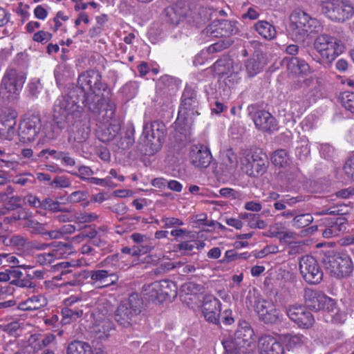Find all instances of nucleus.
Here are the masks:
<instances>
[{"label":"nucleus","instance_id":"nucleus-1","mask_svg":"<svg viewBox=\"0 0 354 354\" xmlns=\"http://www.w3.org/2000/svg\"><path fill=\"white\" fill-rule=\"evenodd\" d=\"M101 75L96 71H87L78 77L77 86L68 88L67 93L55 102L53 120L44 127L45 136L50 140L57 138L68 123L70 113L82 118V111L87 107L91 112H97L102 104L104 85Z\"/></svg>","mask_w":354,"mask_h":354},{"label":"nucleus","instance_id":"nucleus-2","mask_svg":"<svg viewBox=\"0 0 354 354\" xmlns=\"http://www.w3.org/2000/svg\"><path fill=\"white\" fill-rule=\"evenodd\" d=\"M322 30L321 22L304 11L296 10L290 16L288 34L296 42L304 43L312 34L318 33Z\"/></svg>","mask_w":354,"mask_h":354},{"label":"nucleus","instance_id":"nucleus-3","mask_svg":"<svg viewBox=\"0 0 354 354\" xmlns=\"http://www.w3.org/2000/svg\"><path fill=\"white\" fill-rule=\"evenodd\" d=\"M337 35L323 33L314 40L313 46L319 54L321 59L327 64H330L344 50L342 41L344 31L342 28L337 30Z\"/></svg>","mask_w":354,"mask_h":354},{"label":"nucleus","instance_id":"nucleus-4","mask_svg":"<svg viewBox=\"0 0 354 354\" xmlns=\"http://www.w3.org/2000/svg\"><path fill=\"white\" fill-rule=\"evenodd\" d=\"M142 301L137 293L131 294L122 301L115 311L114 319L119 326L125 328H133L142 311Z\"/></svg>","mask_w":354,"mask_h":354},{"label":"nucleus","instance_id":"nucleus-5","mask_svg":"<svg viewBox=\"0 0 354 354\" xmlns=\"http://www.w3.org/2000/svg\"><path fill=\"white\" fill-rule=\"evenodd\" d=\"M166 130L165 124L158 120L144 125L142 142L145 147V154L153 155L161 149Z\"/></svg>","mask_w":354,"mask_h":354},{"label":"nucleus","instance_id":"nucleus-6","mask_svg":"<svg viewBox=\"0 0 354 354\" xmlns=\"http://www.w3.org/2000/svg\"><path fill=\"white\" fill-rule=\"evenodd\" d=\"M144 296L149 301L162 303L171 300L177 296L176 283L169 280L154 281L143 288Z\"/></svg>","mask_w":354,"mask_h":354},{"label":"nucleus","instance_id":"nucleus-7","mask_svg":"<svg viewBox=\"0 0 354 354\" xmlns=\"http://www.w3.org/2000/svg\"><path fill=\"white\" fill-rule=\"evenodd\" d=\"M323 263L331 275L337 278L346 277L353 272V262L346 253L329 252Z\"/></svg>","mask_w":354,"mask_h":354},{"label":"nucleus","instance_id":"nucleus-8","mask_svg":"<svg viewBox=\"0 0 354 354\" xmlns=\"http://www.w3.org/2000/svg\"><path fill=\"white\" fill-rule=\"evenodd\" d=\"M322 12L331 21L344 23L354 15V7L348 0H324Z\"/></svg>","mask_w":354,"mask_h":354},{"label":"nucleus","instance_id":"nucleus-9","mask_svg":"<svg viewBox=\"0 0 354 354\" xmlns=\"http://www.w3.org/2000/svg\"><path fill=\"white\" fill-rule=\"evenodd\" d=\"M304 298L306 306L313 310H322L328 313L337 310L335 301L319 290L306 288Z\"/></svg>","mask_w":354,"mask_h":354},{"label":"nucleus","instance_id":"nucleus-10","mask_svg":"<svg viewBox=\"0 0 354 354\" xmlns=\"http://www.w3.org/2000/svg\"><path fill=\"white\" fill-rule=\"evenodd\" d=\"M198 105L199 100L196 90L191 86H186L181 96L178 119L181 118L188 121L194 115H199Z\"/></svg>","mask_w":354,"mask_h":354},{"label":"nucleus","instance_id":"nucleus-11","mask_svg":"<svg viewBox=\"0 0 354 354\" xmlns=\"http://www.w3.org/2000/svg\"><path fill=\"white\" fill-rule=\"evenodd\" d=\"M69 116L72 117L74 122L73 124V128L68 135V142L73 148H78L86 143L90 136L91 129L86 124V115L83 112L82 118H77L70 113L68 116L67 124H68Z\"/></svg>","mask_w":354,"mask_h":354},{"label":"nucleus","instance_id":"nucleus-12","mask_svg":"<svg viewBox=\"0 0 354 354\" xmlns=\"http://www.w3.org/2000/svg\"><path fill=\"white\" fill-rule=\"evenodd\" d=\"M254 308L259 319L266 324H277L282 322L283 315L280 310L271 301L258 297L254 301Z\"/></svg>","mask_w":354,"mask_h":354},{"label":"nucleus","instance_id":"nucleus-13","mask_svg":"<svg viewBox=\"0 0 354 354\" xmlns=\"http://www.w3.org/2000/svg\"><path fill=\"white\" fill-rule=\"evenodd\" d=\"M26 81L24 73L10 68L5 73L1 82V90L8 97H15L19 95Z\"/></svg>","mask_w":354,"mask_h":354},{"label":"nucleus","instance_id":"nucleus-14","mask_svg":"<svg viewBox=\"0 0 354 354\" xmlns=\"http://www.w3.org/2000/svg\"><path fill=\"white\" fill-rule=\"evenodd\" d=\"M299 270L304 279L308 283L317 284L322 280L323 272L317 261L312 256L301 258Z\"/></svg>","mask_w":354,"mask_h":354},{"label":"nucleus","instance_id":"nucleus-15","mask_svg":"<svg viewBox=\"0 0 354 354\" xmlns=\"http://www.w3.org/2000/svg\"><path fill=\"white\" fill-rule=\"evenodd\" d=\"M268 164L266 153L255 151L251 156L248 155L242 162L243 171L250 176L263 175Z\"/></svg>","mask_w":354,"mask_h":354},{"label":"nucleus","instance_id":"nucleus-16","mask_svg":"<svg viewBox=\"0 0 354 354\" xmlns=\"http://www.w3.org/2000/svg\"><path fill=\"white\" fill-rule=\"evenodd\" d=\"M248 111L257 129L267 132L277 130L276 119L268 111L257 109L254 104L248 106Z\"/></svg>","mask_w":354,"mask_h":354},{"label":"nucleus","instance_id":"nucleus-17","mask_svg":"<svg viewBox=\"0 0 354 354\" xmlns=\"http://www.w3.org/2000/svg\"><path fill=\"white\" fill-rule=\"evenodd\" d=\"M237 22L226 19L214 21L209 24L203 32L207 36L214 37H230L239 32Z\"/></svg>","mask_w":354,"mask_h":354},{"label":"nucleus","instance_id":"nucleus-18","mask_svg":"<svg viewBox=\"0 0 354 354\" xmlns=\"http://www.w3.org/2000/svg\"><path fill=\"white\" fill-rule=\"evenodd\" d=\"M190 162L197 168H207L211 163L212 156L209 149L201 144L193 145L189 148Z\"/></svg>","mask_w":354,"mask_h":354},{"label":"nucleus","instance_id":"nucleus-19","mask_svg":"<svg viewBox=\"0 0 354 354\" xmlns=\"http://www.w3.org/2000/svg\"><path fill=\"white\" fill-rule=\"evenodd\" d=\"M41 127L40 118L38 115H32L23 120L19 127V136L24 142H31L35 140Z\"/></svg>","mask_w":354,"mask_h":354},{"label":"nucleus","instance_id":"nucleus-20","mask_svg":"<svg viewBox=\"0 0 354 354\" xmlns=\"http://www.w3.org/2000/svg\"><path fill=\"white\" fill-rule=\"evenodd\" d=\"M288 317L296 323L299 327L308 328L315 322L310 312L302 306H291L286 310Z\"/></svg>","mask_w":354,"mask_h":354},{"label":"nucleus","instance_id":"nucleus-21","mask_svg":"<svg viewBox=\"0 0 354 354\" xmlns=\"http://www.w3.org/2000/svg\"><path fill=\"white\" fill-rule=\"evenodd\" d=\"M221 301L212 295H207L203 299L202 313L205 319L209 323L218 324L221 315Z\"/></svg>","mask_w":354,"mask_h":354},{"label":"nucleus","instance_id":"nucleus-22","mask_svg":"<svg viewBox=\"0 0 354 354\" xmlns=\"http://www.w3.org/2000/svg\"><path fill=\"white\" fill-rule=\"evenodd\" d=\"M17 113L7 109L0 116V136L3 139L11 140L15 133Z\"/></svg>","mask_w":354,"mask_h":354},{"label":"nucleus","instance_id":"nucleus-23","mask_svg":"<svg viewBox=\"0 0 354 354\" xmlns=\"http://www.w3.org/2000/svg\"><path fill=\"white\" fill-rule=\"evenodd\" d=\"M261 354H284V349L276 337L265 335L261 336L258 342Z\"/></svg>","mask_w":354,"mask_h":354},{"label":"nucleus","instance_id":"nucleus-24","mask_svg":"<svg viewBox=\"0 0 354 354\" xmlns=\"http://www.w3.org/2000/svg\"><path fill=\"white\" fill-rule=\"evenodd\" d=\"M266 65V59L259 52H255L245 62V70L249 77H254L261 72Z\"/></svg>","mask_w":354,"mask_h":354},{"label":"nucleus","instance_id":"nucleus-25","mask_svg":"<svg viewBox=\"0 0 354 354\" xmlns=\"http://www.w3.org/2000/svg\"><path fill=\"white\" fill-rule=\"evenodd\" d=\"M88 277L95 283H97L100 287L109 286L118 280L115 273L106 270H91Z\"/></svg>","mask_w":354,"mask_h":354},{"label":"nucleus","instance_id":"nucleus-26","mask_svg":"<svg viewBox=\"0 0 354 354\" xmlns=\"http://www.w3.org/2000/svg\"><path fill=\"white\" fill-rule=\"evenodd\" d=\"M135 129L133 125H128L124 130L119 132L118 136L113 145L119 149H127L135 142Z\"/></svg>","mask_w":354,"mask_h":354},{"label":"nucleus","instance_id":"nucleus-27","mask_svg":"<svg viewBox=\"0 0 354 354\" xmlns=\"http://www.w3.org/2000/svg\"><path fill=\"white\" fill-rule=\"evenodd\" d=\"M49 248L54 259L66 258L73 253V250L70 241H54L49 243Z\"/></svg>","mask_w":354,"mask_h":354},{"label":"nucleus","instance_id":"nucleus-28","mask_svg":"<svg viewBox=\"0 0 354 354\" xmlns=\"http://www.w3.org/2000/svg\"><path fill=\"white\" fill-rule=\"evenodd\" d=\"M120 131V126L119 124H111L99 131L97 136L102 142H112V144L114 145Z\"/></svg>","mask_w":354,"mask_h":354},{"label":"nucleus","instance_id":"nucleus-29","mask_svg":"<svg viewBox=\"0 0 354 354\" xmlns=\"http://www.w3.org/2000/svg\"><path fill=\"white\" fill-rule=\"evenodd\" d=\"M215 75L222 78L233 71V60L227 56L218 59L213 65Z\"/></svg>","mask_w":354,"mask_h":354},{"label":"nucleus","instance_id":"nucleus-30","mask_svg":"<svg viewBox=\"0 0 354 354\" xmlns=\"http://www.w3.org/2000/svg\"><path fill=\"white\" fill-rule=\"evenodd\" d=\"M47 305L46 299L41 295H34L19 305L22 310H37Z\"/></svg>","mask_w":354,"mask_h":354},{"label":"nucleus","instance_id":"nucleus-31","mask_svg":"<svg viewBox=\"0 0 354 354\" xmlns=\"http://www.w3.org/2000/svg\"><path fill=\"white\" fill-rule=\"evenodd\" d=\"M252 335L253 330L250 327H244L237 329L234 333V337L230 339L238 344L239 346L245 348L250 343Z\"/></svg>","mask_w":354,"mask_h":354},{"label":"nucleus","instance_id":"nucleus-32","mask_svg":"<svg viewBox=\"0 0 354 354\" xmlns=\"http://www.w3.org/2000/svg\"><path fill=\"white\" fill-rule=\"evenodd\" d=\"M23 225L24 227H26L31 234L40 235L41 236H45V234L46 233V227H48V223H41L35 220L33 218L32 214H30L26 223H23Z\"/></svg>","mask_w":354,"mask_h":354},{"label":"nucleus","instance_id":"nucleus-33","mask_svg":"<svg viewBox=\"0 0 354 354\" xmlns=\"http://www.w3.org/2000/svg\"><path fill=\"white\" fill-rule=\"evenodd\" d=\"M254 28L255 30L266 39H272L276 35V30L274 26L266 21H257Z\"/></svg>","mask_w":354,"mask_h":354},{"label":"nucleus","instance_id":"nucleus-34","mask_svg":"<svg viewBox=\"0 0 354 354\" xmlns=\"http://www.w3.org/2000/svg\"><path fill=\"white\" fill-rule=\"evenodd\" d=\"M66 354H93V350L88 343L75 340L68 345Z\"/></svg>","mask_w":354,"mask_h":354},{"label":"nucleus","instance_id":"nucleus-35","mask_svg":"<svg viewBox=\"0 0 354 354\" xmlns=\"http://www.w3.org/2000/svg\"><path fill=\"white\" fill-rule=\"evenodd\" d=\"M113 329V324L108 320H104L94 328L93 333L97 339L105 340L111 335V332Z\"/></svg>","mask_w":354,"mask_h":354},{"label":"nucleus","instance_id":"nucleus-36","mask_svg":"<svg viewBox=\"0 0 354 354\" xmlns=\"http://www.w3.org/2000/svg\"><path fill=\"white\" fill-rule=\"evenodd\" d=\"M167 22L173 25H178L185 19V14L176 6L169 7L165 9Z\"/></svg>","mask_w":354,"mask_h":354},{"label":"nucleus","instance_id":"nucleus-37","mask_svg":"<svg viewBox=\"0 0 354 354\" xmlns=\"http://www.w3.org/2000/svg\"><path fill=\"white\" fill-rule=\"evenodd\" d=\"M304 338V337L302 335L293 333H286L280 336V340L290 348L302 344Z\"/></svg>","mask_w":354,"mask_h":354},{"label":"nucleus","instance_id":"nucleus-38","mask_svg":"<svg viewBox=\"0 0 354 354\" xmlns=\"http://www.w3.org/2000/svg\"><path fill=\"white\" fill-rule=\"evenodd\" d=\"M272 163L278 167H286L289 161L288 153L284 149L275 151L272 156Z\"/></svg>","mask_w":354,"mask_h":354},{"label":"nucleus","instance_id":"nucleus-39","mask_svg":"<svg viewBox=\"0 0 354 354\" xmlns=\"http://www.w3.org/2000/svg\"><path fill=\"white\" fill-rule=\"evenodd\" d=\"M313 221L310 214H297L292 218V225L296 228H303L309 225Z\"/></svg>","mask_w":354,"mask_h":354},{"label":"nucleus","instance_id":"nucleus-40","mask_svg":"<svg viewBox=\"0 0 354 354\" xmlns=\"http://www.w3.org/2000/svg\"><path fill=\"white\" fill-rule=\"evenodd\" d=\"M328 225L331 227L336 236L346 230L347 220L344 217L328 219Z\"/></svg>","mask_w":354,"mask_h":354},{"label":"nucleus","instance_id":"nucleus-41","mask_svg":"<svg viewBox=\"0 0 354 354\" xmlns=\"http://www.w3.org/2000/svg\"><path fill=\"white\" fill-rule=\"evenodd\" d=\"M41 208L45 209V210L51 211L53 212H69L66 209L60 208V203L57 201H54L50 198H46L41 201Z\"/></svg>","mask_w":354,"mask_h":354},{"label":"nucleus","instance_id":"nucleus-42","mask_svg":"<svg viewBox=\"0 0 354 354\" xmlns=\"http://www.w3.org/2000/svg\"><path fill=\"white\" fill-rule=\"evenodd\" d=\"M222 344L225 349L224 354H241L243 348V346H239L238 344H236L230 338L223 339Z\"/></svg>","mask_w":354,"mask_h":354},{"label":"nucleus","instance_id":"nucleus-43","mask_svg":"<svg viewBox=\"0 0 354 354\" xmlns=\"http://www.w3.org/2000/svg\"><path fill=\"white\" fill-rule=\"evenodd\" d=\"M342 105L348 111L354 113V93L344 92L340 96Z\"/></svg>","mask_w":354,"mask_h":354},{"label":"nucleus","instance_id":"nucleus-44","mask_svg":"<svg viewBox=\"0 0 354 354\" xmlns=\"http://www.w3.org/2000/svg\"><path fill=\"white\" fill-rule=\"evenodd\" d=\"M104 106V102H102V104L100 109V110L97 112H92L95 114H99L102 115V118L104 122H108L115 115V109L113 104H107L106 107L102 109Z\"/></svg>","mask_w":354,"mask_h":354},{"label":"nucleus","instance_id":"nucleus-45","mask_svg":"<svg viewBox=\"0 0 354 354\" xmlns=\"http://www.w3.org/2000/svg\"><path fill=\"white\" fill-rule=\"evenodd\" d=\"M130 237L138 245L137 246H146L148 248L149 252L152 250L153 247L151 245L150 239L147 236L140 233H133Z\"/></svg>","mask_w":354,"mask_h":354},{"label":"nucleus","instance_id":"nucleus-46","mask_svg":"<svg viewBox=\"0 0 354 354\" xmlns=\"http://www.w3.org/2000/svg\"><path fill=\"white\" fill-rule=\"evenodd\" d=\"M36 178L30 173H24L17 176L13 180V183L19 184L21 186H27L28 185L35 184Z\"/></svg>","mask_w":354,"mask_h":354},{"label":"nucleus","instance_id":"nucleus-47","mask_svg":"<svg viewBox=\"0 0 354 354\" xmlns=\"http://www.w3.org/2000/svg\"><path fill=\"white\" fill-rule=\"evenodd\" d=\"M249 257L247 252L237 253L234 250H227L225 253V257L222 260L223 263H228L239 259H246Z\"/></svg>","mask_w":354,"mask_h":354},{"label":"nucleus","instance_id":"nucleus-48","mask_svg":"<svg viewBox=\"0 0 354 354\" xmlns=\"http://www.w3.org/2000/svg\"><path fill=\"white\" fill-rule=\"evenodd\" d=\"M93 174L94 171L91 169V167L84 165L78 167L77 171L72 173L73 175L86 182Z\"/></svg>","mask_w":354,"mask_h":354},{"label":"nucleus","instance_id":"nucleus-49","mask_svg":"<svg viewBox=\"0 0 354 354\" xmlns=\"http://www.w3.org/2000/svg\"><path fill=\"white\" fill-rule=\"evenodd\" d=\"M310 153L308 141L302 140L298 143L295 149V154L299 159L306 158Z\"/></svg>","mask_w":354,"mask_h":354},{"label":"nucleus","instance_id":"nucleus-50","mask_svg":"<svg viewBox=\"0 0 354 354\" xmlns=\"http://www.w3.org/2000/svg\"><path fill=\"white\" fill-rule=\"evenodd\" d=\"M345 175L354 181V153L351 154L346 160L344 167Z\"/></svg>","mask_w":354,"mask_h":354},{"label":"nucleus","instance_id":"nucleus-51","mask_svg":"<svg viewBox=\"0 0 354 354\" xmlns=\"http://www.w3.org/2000/svg\"><path fill=\"white\" fill-rule=\"evenodd\" d=\"M160 221L165 228H176L184 224L182 220L175 217H162Z\"/></svg>","mask_w":354,"mask_h":354},{"label":"nucleus","instance_id":"nucleus-52","mask_svg":"<svg viewBox=\"0 0 354 354\" xmlns=\"http://www.w3.org/2000/svg\"><path fill=\"white\" fill-rule=\"evenodd\" d=\"M297 63L298 57H285L283 59V64L286 66L288 71L295 75L298 74Z\"/></svg>","mask_w":354,"mask_h":354},{"label":"nucleus","instance_id":"nucleus-53","mask_svg":"<svg viewBox=\"0 0 354 354\" xmlns=\"http://www.w3.org/2000/svg\"><path fill=\"white\" fill-rule=\"evenodd\" d=\"M49 185L55 187L66 188L69 187L71 185V182L69 178L64 176H56Z\"/></svg>","mask_w":354,"mask_h":354},{"label":"nucleus","instance_id":"nucleus-54","mask_svg":"<svg viewBox=\"0 0 354 354\" xmlns=\"http://www.w3.org/2000/svg\"><path fill=\"white\" fill-rule=\"evenodd\" d=\"M32 213L24 208H19L15 211L12 214V218L16 221H23L26 223Z\"/></svg>","mask_w":354,"mask_h":354},{"label":"nucleus","instance_id":"nucleus-55","mask_svg":"<svg viewBox=\"0 0 354 354\" xmlns=\"http://www.w3.org/2000/svg\"><path fill=\"white\" fill-rule=\"evenodd\" d=\"M77 220L80 223H91L98 218V215L93 212H82L76 216Z\"/></svg>","mask_w":354,"mask_h":354},{"label":"nucleus","instance_id":"nucleus-56","mask_svg":"<svg viewBox=\"0 0 354 354\" xmlns=\"http://www.w3.org/2000/svg\"><path fill=\"white\" fill-rule=\"evenodd\" d=\"M10 284L15 285L16 286L20 287V288H35L36 286L34 283L31 281L30 277H26L24 279H12L10 281Z\"/></svg>","mask_w":354,"mask_h":354},{"label":"nucleus","instance_id":"nucleus-57","mask_svg":"<svg viewBox=\"0 0 354 354\" xmlns=\"http://www.w3.org/2000/svg\"><path fill=\"white\" fill-rule=\"evenodd\" d=\"M88 196V193L83 191H75L71 193L68 197L67 201L69 203H76L84 201Z\"/></svg>","mask_w":354,"mask_h":354},{"label":"nucleus","instance_id":"nucleus-58","mask_svg":"<svg viewBox=\"0 0 354 354\" xmlns=\"http://www.w3.org/2000/svg\"><path fill=\"white\" fill-rule=\"evenodd\" d=\"M52 34L49 32L39 30L34 34L33 40L37 42L46 43L52 38Z\"/></svg>","mask_w":354,"mask_h":354},{"label":"nucleus","instance_id":"nucleus-59","mask_svg":"<svg viewBox=\"0 0 354 354\" xmlns=\"http://www.w3.org/2000/svg\"><path fill=\"white\" fill-rule=\"evenodd\" d=\"M259 216L257 214L245 213L240 214V218L245 220L250 228L255 229L256 222Z\"/></svg>","mask_w":354,"mask_h":354},{"label":"nucleus","instance_id":"nucleus-60","mask_svg":"<svg viewBox=\"0 0 354 354\" xmlns=\"http://www.w3.org/2000/svg\"><path fill=\"white\" fill-rule=\"evenodd\" d=\"M35 258L37 262L41 265L51 263L55 260L50 250L48 252L36 255Z\"/></svg>","mask_w":354,"mask_h":354},{"label":"nucleus","instance_id":"nucleus-61","mask_svg":"<svg viewBox=\"0 0 354 354\" xmlns=\"http://www.w3.org/2000/svg\"><path fill=\"white\" fill-rule=\"evenodd\" d=\"M10 242L14 246L25 247L28 245V239L21 235H14L10 238Z\"/></svg>","mask_w":354,"mask_h":354},{"label":"nucleus","instance_id":"nucleus-62","mask_svg":"<svg viewBox=\"0 0 354 354\" xmlns=\"http://www.w3.org/2000/svg\"><path fill=\"white\" fill-rule=\"evenodd\" d=\"M177 248L179 250L191 252L194 248H198V241H183L178 244Z\"/></svg>","mask_w":354,"mask_h":354},{"label":"nucleus","instance_id":"nucleus-63","mask_svg":"<svg viewBox=\"0 0 354 354\" xmlns=\"http://www.w3.org/2000/svg\"><path fill=\"white\" fill-rule=\"evenodd\" d=\"M88 183L100 185L102 187H106L111 185V179L110 178L107 177L105 178H98L95 177H91L89 179H88Z\"/></svg>","mask_w":354,"mask_h":354},{"label":"nucleus","instance_id":"nucleus-64","mask_svg":"<svg viewBox=\"0 0 354 354\" xmlns=\"http://www.w3.org/2000/svg\"><path fill=\"white\" fill-rule=\"evenodd\" d=\"M25 203L30 206L39 208L41 207V201L35 196L32 194L27 195L24 198Z\"/></svg>","mask_w":354,"mask_h":354}]
</instances>
